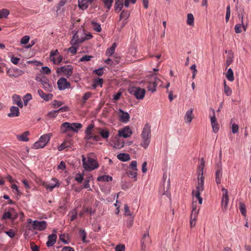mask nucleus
Instances as JSON below:
<instances>
[{
	"label": "nucleus",
	"instance_id": "27",
	"mask_svg": "<svg viewBox=\"0 0 251 251\" xmlns=\"http://www.w3.org/2000/svg\"><path fill=\"white\" fill-rule=\"evenodd\" d=\"M98 181L109 182L112 180V177L108 175L100 176L97 178Z\"/></svg>",
	"mask_w": 251,
	"mask_h": 251
},
{
	"label": "nucleus",
	"instance_id": "7",
	"mask_svg": "<svg viewBox=\"0 0 251 251\" xmlns=\"http://www.w3.org/2000/svg\"><path fill=\"white\" fill-rule=\"evenodd\" d=\"M141 249L142 251H145L147 248L150 245L151 243V237L149 235V231H147L143 235L141 240Z\"/></svg>",
	"mask_w": 251,
	"mask_h": 251
},
{
	"label": "nucleus",
	"instance_id": "50",
	"mask_svg": "<svg viewBox=\"0 0 251 251\" xmlns=\"http://www.w3.org/2000/svg\"><path fill=\"white\" fill-rule=\"evenodd\" d=\"M63 102L57 100H54L52 101V105L54 108H57L62 105Z\"/></svg>",
	"mask_w": 251,
	"mask_h": 251
},
{
	"label": "nucleus",
	"instance_id": "20",
	"mask_svg": "<svg viewBox=\"0 0 251 251\" xmlns=\"http://www.w3.org/2000/svg\"><path fill=\"white\" fill-rule=\"evenodd\" d=\"M72 126H73L72 124L70 123H68V122L64 123L61 125V131L62 133H65L68 131L72 130V129H74Z\"/></svg>",
	"mask_w": 251,
	"mask_h": 251
},
{
	"label": "nucleus",
	"instance_id": "29",
	"mask_svg": "<svg viewBox=\"0 0 251 251\" xmlns=\"http://www.w3.org/2000/svg\"><path fill=\"white\" fill-rule=\"evenodd\" d=\"M130 13L129 11L127 10H123L119 16V20H122L124 18H125L126 19L128 18L130 16Z\"/></svg>",
	"mask_w": 251,
	"mask_h": 251
},
{
	"label": "nucleus",
	"instance_id": "24",
	"mask_svg": "<svg viewBox=\"0 0 251 251\" xmlns=\"http://www.w3.org/2000/svg\"><path fill=\"white\" fill-rule=\"evenodd\" d=\"M117 158L122 161L126 162L130 159V157L128 154L125 153H121L117 155Z\"/></svg>",
	"mask_w": 251,
	"mask_h": 251
},
{
	"label": "nucleus",
	"instance_id": "18",
	"mask_svg": "<svg viewBox=\"0 0 251 251\" xmlns=\"http://www.w3.org/2000/svg\"><path fill=\"white\" fill-rule=\"evenodd\" d=\"M37 93L40 97L46 101L51 100L53 98V95L52 94L44 93L41 89L38 90Z\"/></svg>",
	"mask_w": 251,
	"mask_h": 251
},
{
	"label": "nucleus",
	"instance_id": "8",
	"mask_svg": "<svg viewBox=\"0 0 251 251\" xmlns=\"http://www.w3.org/2000/svg\"><path fill=\"white\" fill-rule=\"evenodd\" d=\"M61 72L66 75L67 77L70 76L73 72V67L71 65H68L58 68L56 70V73L59 74Z\"/></svg>",
	"mask_w": 251,
	"mask_h": 251
},
{
	"label": "nucleus",
	"instance_id": "41",
	"mask_svg": "<svg viewBox=\"0 0 251 251\" xmlns=\"http://www.w3.org/2000/svg\"><path fill=\"white\" fill-rule=\"evenodd\" d=\"M125 142L124 141H120L119 140H116L114 143L113 147L121 149L124 146Z\"/></svg>",
	"mask_w": 251,
	"mask_h": 251
},
{
	"label": "nucleus",
	"instance_id": "10",
	"mask_svg": "<svg viewBox=\"0 0 251 251\" xmlns=\"http://www.w3.org/2000/svg\"><path fill=\"white\" fill-rule=\"evenodd\" d=\"M57 84L59 90H64L66 89L70 88L71 87L70 83L64 77L60 78L58 80Z\"/></svg>",
	"mask_w": 251,
	"mask_h": 251
},
{
	"label": "nucleus",
	"instance_id": "3",
	"mask_svg": "<svg viewBox=\"0 0 251 251\" xmlns=\"http://www.w3.org/2000/svg\"><path fill=\"white\" fill-rule=\"evenodd\" d=\"M82 163L83 167L84 169L87 171H93L99 167L98 162L94 159L88 157L87 161H86V158L84 155L82 156Z\"/></svg>",
	"mask_w": 251,
	"mask_h": 251
},
{
	"label": "nucleus",
	"instance_id": "52",
	"mask_svg": "<svg viewBox=\"0 0 251 251\" xmlns=\"http://www.w3.org/2000/svg\"><path fill=\"white\" fill-rule=\"evenodd\" d=\"M36 80L40 82L42 85L44 84L49 79L45 76H37L35 78Z\"/></svg>",
	"mask_w": 251,
	"mask_h": 251
},
{
	"label": "nucleus",
	"instance_id": "39",
	"mask_svg": "<svg viewBox=\"0 0 251 251\" xmlns=\"http://www.w3.org/2000/svg\"><path fill=\"white\" fill-rule=\"evenodd\" d=\"M104 6L108 10H109L113 2V0H102Z\"/></svg>",
	"mask_w": 251,
	"mask_h": 251
},
{
	"label": "nucleus",
	"instance_id": "34",
	"mask_svg": "<svg viewBox=\"0 0 251 251\" xmlns=\"http://www.w3.org/2000/svg\"><path fill=\"white\" fill-rule=\"evenodd\" d=\"M44 90L48 92H50L52 91V87L50 84L49 83V80L47 81L43 85H42Z\"/></svg>",
	"mask_w": 251,
	"mask_h": 251
},
{
	"label": "nucleus",
	"instance_id": "46",
	"mask_svg": "<svg viewBox=\"0 0 251 251\" xmlns=\"http://www.w3.org/2000/svg\"><path fill=\"white\" fill-rule=\"evenodd\" d=\"M74 129H72V131L77 132L78 131V129H80L82 127V126L80 123H72Z\"/></svg>",
	"mask_w": 251,
	"mask_h": 251
},
{
	"label": "nucleus",
	"instance_id": "48",
	"mask_svg": "<svg viewBox=\"0 0 251 251\" xmlns=\"http://www.w3.org/2000/svg\"><path fill=\"white\" fill-rule=\"evenodd\" d=\"M197 217H198V215L195 216V215H193L192 214L191 215L190 223V226L191 227H194L196 225V219H197Z\"/></svg>",
	"mask_w": 251,
	"mask_h": 251
},
{
	"label": "nucleus",
	"instance_id": "37",
	"mask_svg": "<svg viewBox=\"0 0 251 251\" xmlns=\"http://www.w3.org/2000/svg\"><path fill=\"white\" fill-rule=\"evenodd\" d=\"M194 18L193 15L191 13L187 14V24L190 25H194Z\"/></svg>",
	"mask_w": 251,
	"mask_h": 251
},
{
	"label": "nucleus",
	"instance_id": "62",
	"mask_svg": "<svg viewBox=\"0 0 251 251\" xmlns=\"http://www.w3.org/2000/svg\"><path fill=\"white\" fill-rule=\"evenodd\" d=\"M242 24H237L235 25L234 29L235 32L236 33H240L242 32L241 30V27H242Z\"/></svg>",
	"mask_w": 251,
	"mask_h": 251
},
{
	"label": "nucleus",
	"instance_id": "63",
	"mask_svg": "<svg viewBox=\"0 0 251 251\" xmlns=\"http://www.w3.org/2000/svg\"><path fill=\"white\" fill-rule=\"evenodd\" d=\"M231 129L233 133H237L238 132L239 126L236 124H233L231 127Z\"/></svg>",
	"mask_w": 251,
	"mask_h": 251
},
{
	"label": "nucleus",
	"instance_id": "45",
	"mask_svg": "<svg viewBox=\"0 0 251 251\" xmlns=\"http://www.w3.org/2000/svg\"><path fill=\"white\" fill-rule=\"evenodd\" d=\"M79 234L80 237L82 239V241L83 243H85L86 241V233L84 229H80L79 231Z\"/></svg>",
	"mask_w": 251,
	"mask_h": 251
},
{
	"label": "nucleus",
	"instance_id": "31",
	"mask_svg": "<svg viewBox=\"0 0 251 251\" xmlns=\"http://www.w3.org/2000/svg\"><path fill=\"white\" fill-rule=\"evenodd\" d=\"M224 93L227 96H230L232 94L231 88L226 85V81L225 80L224 82Z\"/></svg>",
	"mask_w": 251,
	"mask_h": 251
},
{
	"label": "nucleus",
	"instance_id": "54",
	"mask_svg": "<svg viewBox=\"0 0 251 251\" xmlns=\"http://www.w3.org/2000/svg\"><path fill=\"white\" fill-rule=\"evenodd\" d=\"M124 210H125V215L126 216H132V214L130 212L129 210V206L127 204H126L124 205Z\"/></svg>",
	"mask_w": 251,
	"mask_h": 251
},
{
	"label": "nucleus",
	"instance_id": "42",
	"mask_svg": "<svg viewBox=\"0 0 251 251\" xmlns=\"http://www.w3.org/2000/svg\"><path fill=\"white\" fill-rule=\"evenodd\" d=\"M9 13L10 12L9 10L7 9L3 8L0 10V15L1 16V18H6L9 15Z\"/></svg>",
	"mask_w": 251,
	"mask_h": 251
},
{
	"label": "nucleus",
	"instance_id": "53",
	"mask_svg": "<svg viewBox=\"0 0 251 251\" xmlns=\"http://www.w3.org/2000/svg\"><path fill=\"white\" fill-rule=\"evenodd\" d=\"M137 163L136 161H132L130 164L129 166V169H131L133 171H137Z\"/></svg>",
	"mask_w": 251,
	"mask_h": 251
},
{
	"label": "nucleus",
	"instance_id": "47",
	"mask_svg": "<svg viewBox=\"0 0 251 251\" xmlns=\"http://www.w3.org/2000/svg\"><path fill=\"white\" fill-rule=\"evenodd\" d=\"M83 0H78V6L82 10L86 9L88 8L87 4L85 2H83Z\"/></svg>",
	"mask_w": 251,
	"mask_h": 251
},
{
	"label": "nucleus",
	"instance_id": "17",
	"mask_svg": "<svg viewBox=\"0 0 251 251\" xmlns=\"http://www.w3.org/2000/svg\"><path fill=\"white\" fill-rule=\"evenodd\" d=\"M20 115V110L19 108L15 106H12L10 108V113L8 114V116L9 117H18Z\"/></svg>",
	"mask_w": 251,
	"mask_h": 251
},
{
	"label": "nucleus",
	"instance_id": "51",
	"mask_svg": "<svg viewBox=\"0 0 251 251\" xmlns=\"http://www.w3.org/2000/svg\"><path fill=\"white\" fill-rule=\"evenodd\" d=\"M94 127V125L93 124H90L86 129L85 131V134H92V129Z\"/></svg>",
	"mask_w": 251,
	"mask_h": 251
},
{
	"label": "nucleus",
	"instance_id": "9",
	"mask_svg": "<svg viewBox=\"0 0 251 251\" xmlns=\"http://www.w3.org/2000/svg\"><path fill=\"white\" fill-rule=\"evenodd\" d=\"M47 222L45 221L34 220L32 224V227L33 230L43 231L47 228Z\"/></svg>",
	"mask_w": 251,
	"mask_h": 251
},
{
	"label": "nucleus",
	"instance_id": "36",
	"mask_svg": "<svg viewBox=\"0 0 251 251\" xmlns=\"http://www.w3.org/2000/svg\"><path fill=\"white\" fill-rule=\"evenodd\" d=\"M103 82V80L102 78H98L97 79H95L94 80V84H93V86L94 88H96L99 85H100V87L102 86V85Z\"/></svg>",
	"mask_w": 251,
	"mask_h": 251
},
{
	"label": "nucleus",
	"instance_id": "6",
	"mask_svg": "<svg viewBox=\"0 0 251 251\" xmlns=\"http://www.w3.org/2000/svg\"><path fill=\"white\" fill-rule=\"evenodd\" d=\"M160 82L161 80L155 76H152L148 82V90L151 93L155 92L156 90V87Z\"/></svg>",
	"mask_w": 251,
	"mask_h": 251
},
{
	"label": "nucleus",
	"instance_id": "15",
	"mask_svg": "<svg viewBox=\"0 0 251 251\" xmlns=\"http://www.w3.org/2000/svg\"><path fill=\"white\" fill-rule=\"evenodd\" d=\"M83 42L84 39H83L82 37L81 36L80 38H79L78 31H77L73 35L70 43L73 46H75Z\"/></svg>",
	"mask_w": 251,
	"mask_h": 251
},
{
	"label": "nucleus",
	"instance_id": "21",
	"mask_svg": "<svg viewBox=\"0 0 251 251\" xmlns=\"http://www.w3.org/2000/svg\"><path fill=\"white\" fill-rule=\"evenodd\" d=\"M52 180L55 182V183H44L43 185L45 186L47 190L52 191V189L54 188L55 187L59 186V183L57 179L52 178Z\"/></svg>",
	"mask_w": 251,
	"mask_h": 251
},
{
	"label": "nucleus",
	"instance_id": "44",
	"mask_svg": "<svg viewBox=\"0 0 251 251\" xmlns=\"http://www.w3.org/2000/svg\"><path fill=\"white\" fill-rule=\"evenodd\" d=\"M239 209L241 214L245 216L246 214V208L245 204L243 202L239 203Z\"/></svg>",
	"mask_w": 251,
	"mask_h": 251
},
{
	"label": "nucleus",
	"instance_id": "26",
	"mask_svg": "<svg viewBox=\"0 0 251 251\" xmlns=\"http://www.w3.org/2000/svg\"><path fill=\"white\" fill-rule=\"evenodd\" d=\"M99 133L104 139H107L110 135L109 131L106 128H99Z\"/></svg>",
	"mask_w": 251,
	"mask_h": 251
},
{
	"label": "nucleus",
	"instance_id": "28",
	"mask_svg": "<svg viewBox=\"0 0 251 251\" xmlns=\"http://www.w3.org/2000/svg\"><path fill=\"white\" fill-rule=\"evenodd\" d=\"M117 44L116 43L112 44L110 48L107 49L106 51V55L108 56H112L114 54Z\"/></svg>",
	"mask_w": 251,
	"mask_h": 251
},
{
	"label": "nucleus",
	"instance_id": "14",
	"mask_svg": "<svg viewBox=\"0 0 251 251\" xmlns=\"http://www.w3.org/2000/svg\"><path fill=\"white\" fill-rule=\"evenodd\" d=\"M119 120L123 123H127L129 121L130 116L127 112L120 109L118 112Z\"/></svg>",
	"mask_w": 251,
	"mask_h": 251
},
{
	"label": "nucleus",
	"instance_id": "32",
	"mask_svg": "<svg viewBox=\"0 0 251 251\" xmlns=\"http://www.w3.org/2000/svg\"><path fill=\"white\" fill-rule=\"evenodd\" d=\"M215 180L217 184L221 183L222 176V171H216L215 172Z\"/></svg>",
	"mask_w": 251,
	"mask_h": 251
},
{
	"label": "nucleus",
	"instance_id": "58",
	"mask_svg": "<svg viewBox=\"0 0 251 251\" xmlns=\"http://www.w3.org/2000/svg\"><path fill=\"white\" fill-rule=\"evenodd\" d=\"M63 144H65L66 148H71L72 145V140L70 138L66 139L63 142Z\"/></svg>",
	"mask_w": 251,
	"mask_h": 251
},
{
	"label": "nucleus",
	"instance_id": "13",
	"mask_svg": "<svg viewBox=\"0 0 251 251\" xmlns=\"http://www.w3.org/2000/svg\"><path fill=\"white\" fill-rule=\"evenodd\" d=\"M132 134V132L128 126H126L123 129H121L118 131V135L120 137H123L124 138H127L131 136Z\"/></svg>",
	"mask_w": 251,
	"mask_h": 251
},
{
	"label": "nucleus",
	"instance_id": "33",
	"mask_svg": "<svg viewBox=\"0 0 251 251\" xmlns=\"http://www.w3.org/2000/svg\"><path fill=\"white\" fill-rule=\"evenodd\" d=\"M117 60H112L111 59L108 58L105 60V63L110 65H116L120 62V57H118Z\"/></svg>",
	"mask_w": 251,
	"mask_h": 251
},
{
	"label": "nucleus",
	"instance_id": "49",
	"mask_svg": "<svg viewBox=\"0 0 251 251\" xmlns=\"http://www.w3.org/2000/svg\"><path fill=\"white\" fill-rule=\"evenodd\" d=\"M32 99V96L30 93L26 94L23 98L25 105H26L29 100Z\"/></svg>",
	"mask_w": 251,
	"mask_h": 251
},
{
	"label": "nucleus",
	"instance_id": "4",
	"mask_svg": "<svg viewBox=\"0 0 251 251\" xmlns=\"http://www.w3.org/2000/svg\"><path fill=\"white\" fill-rule=\"evenodd\" d=\"M52 133H49L42 135L39 140L34 143L32 148L34 149H39L45 147L50 141Z\"/></svg>",
	"mask_w": 251,
	"mask_h": 251
},
{
	"label": "nucleus",
	"instance_id": "60",
	"mask_svg": "<svg viewBox=\"0 0 251 251\" xmlns=\"http://www.w3.org/2000/svg\"><path fill=\"white\" fill-rule=\"evenodd\" d=\"M58 113V111H57V110H52L51 111L48 112V113L47 114V116L49 118H55L56 117Z\"/></svg>",
	"mask_w": 251,
	"mask_h": 251
},
{
	"label": "nucleus",
	"instance_id": "56",
	"mask_svg": "<svg viewBox=\"0 0 251 251\" xmlns=\"http://www.w3.org/2000/svg\"><path fill=\"white\" fill-rule=\"evenodd\" d=\"M51 61H52L53 62V64H59L62 61V57L61 55H59L56 58L53 57L52 58H51Z\"/></svg>",
	"mask_w": 251,
	"mask_h": 251
},
{
	"label": "nucleus",
	"instance_id": "5",
	"mask_svg": "<svg viewBox=\"0 0 251 251\" xmlns=\"http://www.w3.org/2000/svg\"><path fill=\"white\" fill-rule=\"evenodd\" d=\"M128 91L130 94L134 96L138 100H142L144 98L146 93L144 89L138 87H131Z\"/></svg>",
	"mask_w": 251,
	"mask_h": 251
},
{
	"label": "nucleus",
	"instance_id": "12",
	"mask_svg": "<svg viewBox=\"0 0 251 251\" xmlns=\"http://www.w3.org/2000/svg\"><path fill=\"white\" fill-rule=\"evenodd\" d=\"M222 190L224 192L222 201V207L223 210H225L226 209L229 201L228 191L225 188H223Z\"/></svg>",
	"mask_w": 251,
	"mask_h": 251
},
{
	"label": "nucleus",
	"instance_id": "61",
	"mask_svg": "<svg viewBox=\"0 0 251 251\" xmlns=\"http://www.w3.org/2000/svg\"><path fill=\"white\" fill-rule=\"evenodd\" d=\"M92 57H93L92 56L85 55L83 56L81 58H80V59H79V61H80V62L88 61L90 60Z\"/></svg>",
	"mask_w": 251,
	"mask_h": 251
},
{
	"label": "nucleus",
	"instance_id": "19",
	"mask_svg": "<svg viewBox=\"0 0 251 251\" xmlns=\"http://www.w3.org/2000/svg\"><path fill=\"white\" fill-rule=\"evenodd\" d=\"M30 134L28 131L23 132L21 135H17L16 137L18 141L23 142H27L29 141L28 136Z\"/></svg>",
	"mask_w": 251,
	"mask_h": 251
},
{
	"label": "nucleus",
	"instance_id": "1",
	"mask_svg": "<svg viewBox=\"0 0 251 251\" xmlns=\"http://www.w3.org/2000/svg\"><path fill=\"white\" fill-rule=\"evenodd\" d=\"M205 166V161L203 158L201 159L200 164L197 167V175L198 182L197 185L196 190H193L192 194L199 193H201L204 190V176H203V169Z\"/></svg>",
	"mask_w": 251,
	"mask_h": 251
},
{
	"label": "nucleus",
	"instance_id": "11",
	"mask_svg": "<svg viewBox=\"0 0 251 251\" xmlns=\"http://www.w3.org/2000/svg\"><path fill=\"white\" fill-rule=\"evenodd\" d=\"M24 73L23 71L17 68H10L7 71V74L11 77H17Z\"/></svg>",
	"mask_w": 251,
	"mask_h": 251
},
{
	"label": "nucleus",
	"instance_id": "23",
	"mask_svg": "<svg viewBox=\"0 0 251 251\" xmlns=\"http://www.w3.org/2000/svg\"><path fill=\"white\" fill-rule=\"evenodd\" d=\"M193 111V109L191 108L186 112L184 116V119L186 123H190L194 118Z\"/></svg>",
	"mask_w": 251,
	"mask_h": 251
},
{
	"label": "nucleus",
	"instance_id": "35",
	"mask_svg": "<svg viewBox=\"0 0 251 251\" xmlns=\"http://www.w3.org/2000/svg\"><path fill=\"white\" fill-rule=\"evenodd\" d=\"M137 171H133V170H128L126 172L127 175L129 176L131 178H133L134 179V181L137 180Z\"/></svg>",
	"mask_w": 251,
	"mask_h": 251
},
{
	"label": "nucleus",
	"instance_id": "64",
	"mask_svg": "<svg viewBox=\"0 0 251 251\" xmlns=\"http://www.w3.org/2000/svg\"><path fill=\"white\" fill-rule=\"evenodd\" d=\"M115 251H125V246L124 245H118L115 247Z\"/></svg>",
	"mask_w": 251,
	"mask_h": 251
},
{
	"label": "nucleus",
	"instance_id": "2",
	"mask_svg": "<svg viewBox=\"0 0 251 251\" xmlns=\"http://www.w3.org/2000/svg\"><path fill=\"white\" fill-rule=\"evenodd\" d=\"M151 134V126L149 124H146L143 129L141 134V137L143 141L141 143V146L145 149L148 147L150 143Z\"/></svg>",
	"mask_w": 251,
	"mask_h": 251
},
{
	"label": "nucleus",
	"instance_id": "55",
	"mask_svg": "<svg viewBox=\"0 0 251 251\" xmlns=\"http://www.w3.org/2000/svg\"><path fill=\"white\" fill-rule=\"evenodd\" d=\"M92 94L91 92H86L84 94L82 97V102L85 103L87 100H88L91 96Z\"/></svg>",
	"mask_w": 251,
	"mask_h": 251
},
{
	"label": "nucleus",
	"instance_id": "59",
	"mask_svg": "<svg viewBox=\"0 0 251 251\" xmlns=\"http://www.w3.org/2000/svg\"><path fill=\"white\" fill-rule=\"evenodd\" d=\"M93 72L99 76H101L103 74V68L101 67L98 69H96L93 71Z\"/></svg>",
	"mask_w": 251,
	"mask_h": 251
},
{
	"label": "nucleus",
	"instance_id": "40",
	"mask_svg": "<svg viewBox=\"0 0 251 251\" xmlns=\"http://www.w3.org/2000/svg\"><path fill=\"white\" fill-rule=\"evenodd\" d=\"M192 210L191 212V214L193 215H198V213L199 212V210H197V202L193 201L192 204Z\"/></svg>",
	"mask_w": 251,
	"mask_h": 251
},
{
	"label": "nucleus",
	"instance_id": "25",
	"mask_svg": "<svg viewBox=\"0 0 251 251\" xmlns=\"http://www.w3.org/2000/svg\"><path fill=\"white\" fill-rule=\"evenodd\" d=\"M13 100L14 101V103L17 104L20 108H22L23 107V104L21 99V98L19 96L17 95H14L13 96Z\"/></svg>",
	"mask_w": 251,
	"mask_h": 251
},
{
	"label": "nucleus",
	"instance_id": "16",
	"mask_svg": "<svg viewBox=\"0 0 251 251\" xmlns=\"http://www.w3.org/2000/svg\"><path fill=\"white\" fill-rule=\"evenodd\" d=\"M57 239V235L55 234H51L48 236V241L46 243L47 246L50 247L53 246Z\"/></svg>",
	"mask_w": 251,
	"mask_h": 251
},
{
	"label": "nucleus",
	"instance_id": "22",
	"mask_svg": "<svg viewBox=\"0 0 251 251\" xmlns=\"http://www.w3.org/2000/svg\"><path fill=\"white\" fill-rule=\"evenodd\" d=\"M124 6L123 0H116L114 5V10L115 12H120Z\"/></svg>",
	"mask_w": 251,
	"mask_h": 251
},
{
	"label": "nucleus",
	"instance_id": "30",
	"mask_svg": "<svg viewBox=\"0 0 251 251\" xmlns=\"http://www.w3.org/2000/svg\"><path fill=\"white\" fill-rule=\"evenodd\" d=\"M226 77L230 81H232L234 80V77L233 75V72L231 68L228 69L226 74Z\"/></svg>",
	"mask_w": 251,
	"mask_h": 251
},
{
	"label": "nucleus",
	"instance_id": "43",
	"mask_svg": "<svg viewBox=\"0 0 251 251\" xmlns=\"http://www.w3.org/2000/svg\"><path fill=\"white\" fill-rule=\"evenodd\" d=\"M69 215H71L70 221H73L76 218V216L77 215V211L75 209H73L71 211L69 212Z\"/></svg>",
	"mask_w": 251,
	"mask_h": 251
},
{
	"label": "nucleus",
	"instance_id": "57",
	"mask_svg": "<svg viewBox=\"0 0 251 251\" xmlns=\"http://www.w3.org/2000/svg\"><path fill=\"white\" fill-rule=\"evenodd\" d=\"M29 39H30L29 36H28L27 35L24 36L21 39V40L20 41V43L22 45H25L28 42Z\"/></svg>",
	"mask_w": 251,
	"mask_h": 251
},
{
	"label": "nucleus",
	"instance_id": "38",
	"mask_svg": "<svg viewBox=\"0 0 251 251\" xmlns=\"http://www.w3.org/2000/svg\"><path fill=\"white\" fill-rule=\"evenodd\" d=\"M91 24L93 26V29L95 31L98 32H100L101 31V27L100 24L95 22H92Z\"/></svg>",
	"mask_w": 251,
	"mask_h": 251
}]
</instances>
